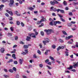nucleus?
<instances>
[{"label": "nucleus", "instance_id": "5", "mask_svg": "<svg viewBox=\"0 0 78 78\" xmlns=\"http://www.w3.org/2000/svg\"><path fill=\"white\" fill-rule=\"evenodd\" d=\"M73 37L72 35H71L69 36L68 37H66V40L68 41V40H69V39H70V38H72Z\"/></svg>", "mask_w": 78, "mask_h": 78}, {"label": "nucleus", "instance_id": "39", "mask_svg": "<svg viewBox=\"0 0 78 78\" xmlns=\"http://www.w3.org/2000/svg\"><path fill=\"white\" fill-rule=\"evenodd\" d=\"M15 40L17 41L18 40V37L16 36L15 37Z\"/></svg>", "mask_w": 78, "mask_h": 78}, {"label": "nucleus", "instance_id": "50", "mask_svg": "<svg viewBox=\"0 0 78 78\" xmlns=\"http://www.w3.org/2000/svg\"><path fill=\"white\" fill-rule=\"evenodd\" d=\"M69 16H73V13L71 12H69Z\"/></svg>", "mask_w": 78, "mask_h": 78}, {"label": "nucleus", "instance_id": "56", "mask_svg": "<svg viewBox=\"0 0 78 78\" xmlns=\"http://www.w3.org/2000/svg\"><path fill=\"white\" fill-rule=\"evenodd\" d=\"M21 24L22 27H24L25 25L24 24H23V22H21Z\"/></svg>", "mask_w": 78, "mask_h": 78}, {"label": "nucleus", "instance_id": "54", "mask_svg": "<svg viewBox=\"0 0 78 78\" xmlns=\"http://www.w3.org/2000/svg\"><path fill=\"white\" fill-rule=\"evenodd\" d=\"M24 51H25L26 53H28V49H25Z\"/></svg>", "mask_w": 78, "mask_h": 78}, {"label": "nucleus", "instance_id": "44", "mask_svg": "<svg viewBox=\"0 0 78 78\" xmlns=\"http://www.w3.org/2000/svg\"><path fill=\"white\" fill-rule=\"evenodd\" d=\"M75 47H76L77 48H78V42H76Z\"/></svg>", "mask_w": 78, "mask_h": 78}, {"label": "nucleus", "instance_id": "4", "mask_svg": "<svg viewBox=\"0 0 78 78\" xmlns=\"http://www.w3.org/2000/svg\"><path fill=\"white\" fill-rule=\"evenodd\" d=\"M73 64H74V65H73V68H76V67H78V62H77L75 64V63L74 62Z\"/></svg>", "mask_w": 78, "mask_h": 78}, {"label": "nucleus", "instance_id": "57", "mask_svg": "<svg viewBox=\"0 0 78 78\" xmlns=\"http://www.w3.org/2000/svg\"><path fill=\"white\" fill-rule=\"evenodd\" d=\"M21 55H25L26 54H27L26 53L23 52V53H21Z\"/></svg>", "mask_w": 78, "mask_h": 78}, {"label": "nucleus", "instance_id": "51", "mask_svg": "<svg viewBox=\"0 0 78 78\" xmlns=\"http://www.w3.org/2000/svg\"><path fill=\"white\" fill-rule=\"evenodd\" d=\"M57 22V23H58V24H61V22L59 21H56Z\"/></svg>", "mask_w": 78, "mask_h": 78}, {"label": "nucleus", "instance_id": "10", "mask_svg": "<svg viewBox=\"0 0 78 78\" xmlns=\"http://www.w3.org/2000/svg\"><path fill=\"white\" fill-rule=\"evenodd\" d=\"M5 6L3 5H0V11H2L3 9V8Z\"/></svg>", "mask_w": 78, "mask_h": 78}, {"label": "nucleus", "instance_id": "34", "mask_svg": "<svg viewBox=\"0 0 78 78\" xmlns=\"http://www.w3.org/2000/svg\"><path fill=\"white\" fill-rule=\"evenodd\" d=\"M76 23V21H71V24H75V23Z\"/></svg>", "mask_w": 78, "mask_h": 78}, {"label": "nucleus", "instance_id": "2", "mask_svg": "<svg viewBox=\"0 0 78 78\" xmlns=\"http://www.w3.org/2000/svg\"><path fill=\"white\" fill-rule=\"evenodd\" d=\"M44 31L46 32L47 33V35H50V33H51V32L52 31V30L51 29H48L47 30V29H46L44 30Z\"/></svg>", "mask_w": 78, "mask_h": 78}, {"label": "nucleus", "instance_id": "3", "mask_svg": "<svg viewBox=\"0 0 78 78\" xmlns=\"http://www.w3.org/2000/svg\"><path fill=\"white\" fill-rule=\"evenodd\" d=\"M14 0H10V3L9 5L10 7H11L14 5Z\"/></svg>", "mask_w": 78, "mask_h": 78}, {"label": "nucleus", "instance_id": "61", "mask_svg": "<svg viewBox=\"0 0 78 78\" xmlns=\"http://www.w3.org/2000/svg\"><path fill=\"white\" fill-rule=\"evenodd\" d=\"M8 1V0H2V2L3 3H5V2H7Z\"/></svg>", "mask_w": 78, "mask_h": 78}, {"label": "nucleus", "instance_id": "36", "mask_svg": "<svg viewBox=\"0 0 78 78\" xmlns=\"http://www.w3.org/2000/svg\"><path fill=\"white\" fill-rule=\"evenodd\" d=\"M52 48L55 49L56 48V46L55 45H52Z\"/></svg>", "mask_w": 78, "mask_h": 78}, {"label": "nucleus", "instance_id": "37", "mask_svg": "<svg viewBox=\"0 0 78 78\" xmlns=\"http://www.w3.org/2000/svg\"><path fill=\"white\" fill-rule=\"evenodd\" d=\"M12 69L13 70H14V71L15 72H16V67H13L12 68Z\"/></svg>", "mask_w": 78, "mask_h": 78}, {"label": "nucleus", "instance_id": "40", "mask_svg": "<svg viewBox=\"0 0 78 78\" xmlns=\"http://www.w3.org/2000/svg\"><path fill=\"white\" fill-rule=\"evenodd\" d=\"M53 22L54 23V25L55 26L56 25V24H57V23L56 21H54Z\"/></svg>", "mask_w": 78, "mask_h": 78}, {"label": "nucleus", "instance_id": "14", "mask_svg": "<svg viewBox=\"0 0 78 78\" xmlns=\"http://www.w3.org/2000/svg\"><path fill=\"white\" fill-rule=\"evenodd\" d=\"M54 4H59L60 5V3H59L56 0H54Z\"/></svg>", "mask_w": 78, "mask_h": 78}, {"label": "nucleus", "instance_id": "60", "mask_svg": "<svg viewBox=\"0 0 78 78\" xmlns=\"http://www.w3.org/2000/svg\"><path fill=\"white\" fill-rule=\"evenodd\" d=\"M37 34H38V33L36 31H35V36H37Z\"/></svg>", "mask_w": 78, "mask_h": 78}, {"label": "nucleus", "instance_id": "43", "mask_svg": "<svg viewBox=\"0 0 78 78\" xmlns=\"http://www.w3.org/2000/svg\"><path fill=\"white\" fill-rule=\"evenodd\" d=\"M49 62V59H47L45 60V62L46 63H47V62Z\"/></svg>", "mask_w": 78, "mask_h": 78}, {"label": "nucleus", "instance_id": "31", "mask_svg": "<svg viewBox=\"0 0 78 78\" xmlns=\"http://www.w3.org/2000/svg\"><path fill=\"white\" fill-rule=\"evenodd\" d=\"M61 49V46H59L57 48V51H59V50H60Z\"/></svg>", "mask_w": 78, "mask_h": 78}, {"label": "nucleus", "instance_id": "48", "mask_svg": "<svg viewBox=\"0 0 78 78\" xmlns=\"http://www.w3.org/2000/svg\"><path fill=\"white\" fill-rule=\"evenodd\" d=\"M58 16L59 17H60L61 18H62L61 17H63V16H62V15H61L60 14H58Z\"/></svg>", "mask_w": 78, "mask_h": 78}, {"label": "nucleus", "instance_id": "21", "mask_svg": "<svg viewBox=\"0 0 78 78\" xmlns=\"http://www.w3.org/2000/svg\"><path fill=\"white\" fill-rule=\"evenodd\" d=\"M49 58L51 59L52 61H55V60L54 59V58L53 57H52L50 56L49 57Z\"/></svg>", "mask_w": 78, "mask_h": 78}, {"label": "nucleus", "instance_id": "33", "mask_svg": "<svg viewBox=\"0 0 78 78\" xmlns=\"http://www.w3.org/2000/svg\"><path fill=\"white\" fill-rule=\"evenodd\" d=\"M11 16H13V13H12V12L11 11H10L9 13Z\"/></svg>", "mask_w": 78, "mask_h": 78}, {"label": "nucleus", "instance_id": "13", "mask_svg": "<svg viewBox=\"0 0 78 78\" xmlns=\"http://www.w3.org/2000/svg\"><path fill=\"white\" fill-rule=\"evenodd\" d=\"M42 22H44V20H41L40 21H38L37 22V23L38 25H40V24H41V23Z\"/></svg>", "mask_w": 78, "mask_h": 78}, {"label": "nucleus", "instance_id": "19", "mask_svg": "<svg viewBox=\"0 0 78 78\" xmlns=\"http://www.w3.org/2000/svg\"><path fill=\"white\" fill-rule=\"evenodd\" d=\"M50 3L51 5H55V3L54 2V1H53H53H51L50 2Z\"/></svg>", "mask_w": 78, "mask_h": 78}, {"label": "nucleus", "instance_id": "24", "mask_svg": "<svg viewBox=\"0 0 78 78\" xmlns=\"http://www.w3.org/2000/svg\"><path fill=\"white\" fill-rule=\"evenodd\" d=\"M10 30L11 31H14V27H11L10 28Z\"/></svg>", "mask_w": 78, "mask_h": 78}, {"label": "nucleus", "instance_id": "8", "mask_svg": "<svg viewBox=\"0 0 78 78\" xmlns=\"http://www.w3.org/2000/svg\"><path fill=\"white\" fill-rule=\"evenodd\" d=\"M27 38H26V40L27 41H31L30 39H31V38L30 37L27 36Z\"/></svg>", "mask_w": 78, "mask_h": 78}, {"label": "nucleus", "instance_id": "16", "mask_svg": "<svg viewBox=\"0 0 78 78\" xmlns=\"http://www.w3.org/2000/svg\"><path fill=\"white\" fill-rule=\"evenodd\" d=\"M1 51L2 53H4V51H5V49L4 48H2L1 49Z\"/></svg>", "mask_w": 78, "mask_h": 78}, {"label": "nucleus", "instance_id": "9", "mask_svg": "<svg viewBox=\"0 0 78 78\" xmlns=\"http://www.w3.org/2000/svg\"><path fill=\"white\" fill-rule=\"evenodd\" d=\"M50 50H46V51L44 53V55H48V52H50Z\"/></svg>", "mask_w": 78, "mask_h": 78}, {"label": "nucleus", "instance_id": "28", "mask_svg": "<svg viewBox=\"0 0 78 78\" xmlns=\"http://www.w3.org/2000/svg\"><path fill=\"white\" fill-rule=\"evenodd\" d=\"M16 78H19V75L18 74H16L15 76Z\"/></svg>", "mask_w": 78, "mask_h": 78}, {"label": "nucleus", "instance_id": "59", "mask_svg": "<svg viewBox=\"0 0 78 78\" xmlns=\"http://www.w3.org/2000/svg\"><path fill=\"white\" fill-rule=\"evenodd\" d=\"M17 13H19V12L17 11H16L14 12V14H15L16 15Z\"/></svg>", "mask_w": 78, "mask_h": 78}, {"label": "nucleus", "instance_id": "42", "mask_svg": "<svg viewBox=\"0 0 78 78\" xmlns=\"http://www.w3.org/2000/svg\"><path fill=\"white\" fill-rule=\"evenodd\" d=\"M14 64H18V62L16 61H15L14 62Z\"/></svg>", "mask_w": 78, "mask_h": 78}, {"label": "nucleus", "instance_id": "7", "mask_svg": "<svg viewBox=\"0 0 78 78\" xmlns=\"http://www.w3.org/2000/svg\"><path fill=\"white\" fill-rule=\"evenodd\" d=\"M73 42V39H71L68 42V43L69 44H72Z\"/></svg>", "mask_w": 78, "mask_h": 78}, {"label": "nucleus", "instance_id": "49", "mask_svg": "<svg viewBox=\"0 0 78 78\" xmlns=\"http://www.w3.org/2000/svg\"><path fill=\"white\" fill-rule=\"evenodd\" d=\"M13 61V60L12 59H10V60L7 62H12Z\"/></svg>", "mask_w": 78, "mask_h": 78}, {"label": "nucleus", "instance_id": "35", "mask_svg": "<svg viewBox=\"0 0 78 78\" xmlns=\"http://www.w3.org/2000/svg\"><path fill=\"white\" fill-rule=\"evenodd\" d=\"M16 24L17 25H20V22L19 21H17L16 22Z\"/></svg>", "mask_w": 78, "mask_h": 78}, {"label": "nucleus", "instance_id": "55", "mask_svg": "<svg viewBox=\"0 0 78 78\" xmlns=\"http://www.w3.org/2000/svg\"><path fill=\"white\" fill-rule=\"evenodd\" d=\"M39 46H40V48H42V44H39Z\"/></svg>", "mask_w": 78, "mask_h": 78}, {"label": "nucleus", "instance_id": "30", "mask_svg": "<svg viewBox=\"0 0 78 78\" xmlns=\"http://www.w3.org/2000/svg\"><path fill=\"white\" fill-rule=\"evenodd\" d=\"M9 72H10L11 73H13V72H14V71H13L12 69H9Z\"/></svg>", "mask_w": 78, "mask_h": 78}, {"label": "nucleus", "instance_id": "62", "mask_svg": "<svg viewBox=\"0 0 78 78\" xmlns=\"http://www.w3.org/2000/svg\"><path fill=\"white\" fill-rule=\"evenodd\" d=\"M28 66H29V67L28 69H30V67H32V65H29Z\"/></svg>", "mask_w": 78, "mask_h": 78}, {"label": "nucleus", "instance_id": "64", "mask_svg": "<svg viewBox=\"0 0 78 78\" xmlns=\"http://www.w3.org/2000/svg\"><path fill=\"white\" fill-rule=\"evenodd\" d=\"M73 3H74V5H78V2H76V3L73 2Z\"/></svg>", "mask_w": 78, "mask_h": 78}, {"label": "nucleus", "instance_id": "29", "mask_svg": "<svg viewBox=\"0 0 78 78\" xmlns=\"http://www.w3.org/2000/svg\"><path fill=\"white\" fill-rule=\"evenodd\" d=\"M37 53L39 54V55H41V51L39 50H38Z\"/></svg>", "mask_w": 78, "mask_h": 78}, {"label": "nucleus", "instance_id": "11", "mask_svg": "<svg viewBox=\"0 0 78 78\" xmlns=\"http://www.w3.org/2000/svg\"><path fill=\"white\" fill-rule=\"evenodd\" d=\"M53 22H54V20H52V21L50 22L49 23L50 25H51V26H53V25H54V24L53 23Z\"/></svg>", "mask_w": 78, "mask_h": 78}, {"label": "nucleus", "instance_id": "25", "mask_svg": "<svg viewBox=\"0 0 78 78\" xmlns=\"http://www.w3.org/2000/svg\"><path fill=\"white\" fill-rule=\"evenodd\" d=\"M41 34L42 36H44V32H43V31H41Z\"/></svg>", "mask_w": 78, "mask_h": 78}, {"label": "nucleus", "instance_id": "47", "mask_svg": "<svg viewBox=\"0 0 78 78\" xmlns=\"http://www.w3.org/2000/svg\"><path fill=\"white\" fill-rule=\"evenodd\" d=\"M39 66L41 68H42L43 67V65L42 64H40L39 65Z\"/></svg>", "mask_w": 78, "mask_h": 78}, {"label": "nucleus", "instance_id": "63", "mask_svg": "<svg viewBox=\"0 0 78 78\" xmlns=\"http://www.w3.org/2000/svg\"><path fill=\"white\" fill-rule=\"evenodd\" d=\"M69 9V7H66L65 8V10H67Z\"/></svg>", "mask_w": 78, "mask_h": 78}, {"label": "nucleus", "instance_id": "32", "mask_svg": "<svg viewBox=\"0 0 78 78\" xmlns=\"http://www.w3.org/2000/svg\"><path fill=\"white\" fill-rule=\"evenodd\" d=\"M65 53H66V56H69V54H68V53H69V52L65 51Z\"/></svg>", "mask_w": 78, "mask_h": 78}, {"label": "nucleus", "instance_id": "46", "mask_svg": "<svg viewBox=\"0 0 78 78\" xmlns=\"http://www.w3.org/2000/svg\"><path fill=\"white\" fill-rule=\"evenodd\" d=\"M8 36H12V34L10 33H8Z\"/></svg>", "mask_w": 78, "mask_h": 78}, {"label": "nucleus", "instance_id": "58", "mask_svg": "<svg viewBox=\"0 0 78 78\" xmlns=\"http://www.w3.org/2000/svg\"><path fill=\"white\" fill-rule=\"evenodd\" d=\"M46 66L47 67H48V68L49 69H52L48 65H47Z\"/></svg>", "mask_w": 78, "mask_h": 78}, {"label": "nucleus", "instance_id": "18", "mask_svg": "<svg viewBox=\"0 0 78 78\" xmlns=\"http://www.w3.org/2000/svg\"><path fill=\"white\" fill-rule=\"evenodd\" d=\"M62 32L64 34H65V35H67V34L65 30H62Z\"/></svg>", "mask_w": 78, "mask_h": 78}, {"label": "nucleus", "instance_id": "1", "mask_svg": "<svg viewBox=\"0 0 78 78\" xmlns=\"http://www.w3.org/2000/svg\"><path fill=\"white\" fill-rule=\"evenodd\" d=\"M44 41H43V43L44 44V45H46L47 43H49L50 42V40L48 38L44 39Z\"/></svg>", "mask_w": 78, "mask_h": 78}, {"label": "nucleus", "instance_id": "17", "mask_svg": "<svg viewBox=\"0 0 78 78\" xmlns=\"http://www.w3.org/2000/svg\"><path fill=\"white\" fill-rule=\"evenodd\" d=\"M12 58H13L14 59H16V54H13L12 55Z\"/></svg>", "mask_w": 78, "mask_h": 78}, {"label": "nucleus", "instance_id": "6", "mask_svg": "<svg viewBox=\"0 0 78 78\" xmlns=\"http://www.w3.org/2000/svg\"><path fill=\"white\" fill-rule=\"evenodd\" d=\"M53 8H54V7H51V8L50 11H54V12H56V11H57V9L56 8H54L53 9Z\"/></svg>", "mask_w": 78, "mask_h": 78}, {"label": "nucleus", "instance_id": "26", "mask_svg": "<svg viewBox=\"0 0 78 78\" xmlns=\"http://www.w3.org/2000/svg\"><path fill=\"white\" fill-rule=\"evenodd\" d=\"M67 25H68V27H70L72 26V23H68Z\"/></svg>", "mask_w": 78, "mask_h": 78}, {"label": "nucleus", "instance_id": "41", "mask_svg": "<svg viewBox=\"0 0 78 78\" xmlns=\"http://www.w3.org/2000/svg\"><path fill=\"white\" fill-rule=\"evenodd\" d=\"M20 44H25V43L23 42L22 41H20Z\"/></svg>", "mask_w": 78, "mask_h": 78}, {"label": "nucleus", "instance_id": "15", "mask_svg": "<svg viewBox=\"0 0 78 78\" xmlns=\"http://www.w3.org/2000/svg\"><path fill=\"white\" fill-rule=\"evenodd\" d=\"M19 62L20 64H22V63H23V60L21 59H20Z\"/></svg>", "mask_w": 78, "mask_h": 78}, {"label": "nucleus", "instance_id": "12", "mask_svg": "<svg viewBox=\"0 0 78 78\" xmlns=\"http://www.w3.org/2000/svg\"><path fill=\"white\" fill-rule=\"evenodd\" d=\"M63 5L64 6H67V2L65 1H64L63 2Z\"/></svg>", "mask_w": 78, "mask_h": 78}, {"label": "nucleus", "instance_id": "52", "mask_svg": "<svg viewBox=\"0 0 78 78\" xmlns=\"http://www.w3.org/2000/svg\"><path fill=\"white\" fill-rule=\"evenodd\" d=\"M59 41L60 42H62V43L64 42V41H63V40L61 39H59Z\"/></svg>", "mask_w": 78, "mask_h": 78}, {"label": "nucleus", "instance_id": "27", "mask_svg": "<svg viewBox=\"0 0 78 78\" xmlns=\"http://www.w3.org/2000/svg\"><path fill=\"white\" fill-rule=\"evenodd\" d=\"M40 12H44V13H45V10H40L39 11Z\"/></svg>", "mask_w": 78, "mask_h": 78}, {"label": "nucleus", "instance_id": "45", "mask_svg": "<svg viewBox=\"0 0 78 78\" xmlns=\"http://www.w3.org/2000/svg\"><path fill=\"white\" fill-rule=\"evenodd\" d=\"M60 12L61 13H64V10L62 9L60 10Z\"/></svg>", "mask_w": 78, "mask_h": 78}, {"label": "nucleus", "instance_id": "23", "mask_svg": "<svg viewBox=\"0 0 78 78\" xmlns=\"http://www.w3.org/2000/svg\"><path fill=\"white\" fill-rule=\"evenodd\" d=\"M23 47L24 48H28V46L25 45L23 46Z\"/></svg>", "mask_w": 78, "mask_h": 78}, {"label": "nucleus", "instance_id": "38", "mask_svg": "<svg viewBox=\"0 0 78 78\" xmlns=\"http://www.w3.org/2000/svg\"><path fill=\"white\" fill-rule=\"evenodd\" d=\"M4 77H5V78H8V77H9V76L8 75H4Z\"/></svg>", "mask_w": 78, "mask_h": 78}, {"label": "nucleus", "instance_id": "22", "mask_svg": "<svg viewBox=\"0 0 78 78\" xmlns=\"http://www.w3.org/2000/svg\"><path fill=\"white\" fill-rule=\"evenodd\" d=\"M33 58L35 59L37 58V57L36 56V54H35L33 55Z\"/></svg>", "mask_w": 78, "mask_h": 78}, {"label": "nucleus", "instance_id": "20", "mask_svg": "<svg viewBox=\"0 0 78 78\" xmlns=\"http://www.w3.org/2000/svg\"><path fill=\"white\" fill-rule=\"evenodd\" d=\"M28 9L29 10H30V11H33V10H34V8L32 7H29Z\"/></svg>", "mask_w": 78, "mask_h": 78}, {"label": "nucleus", "instance_id": "53", "mask_svg": "<svg viewBox=\"0 0 78 78\" xmlns=\"http://www.w3.org/2000/svg\"><path fill=\"white\" fill-rule=\"evenodd\" d=\"M61 20L62 21V22H66V20H65L64 19H63L62 18H61Z\"/></svg>", "mask_w": 78, "mask_h": 78}]
</instances>
